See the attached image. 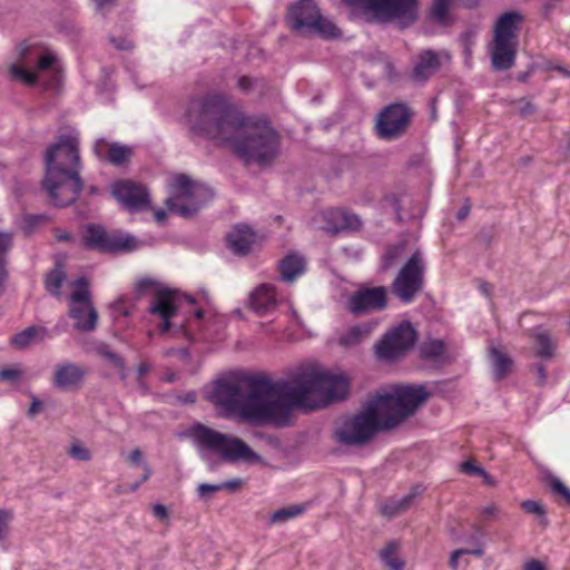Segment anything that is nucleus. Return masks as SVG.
Segmentation results:
<instances>
[{
  "label": "nucleus",
  "instance_id": "nucleus-11",
  "mask_svg": "<svg viewBox=\"0 0 570 570\" xmlns=\"http://www.w3.org/2000/svg\"><path fill=\"white\" fill-rule=\"evenodd\" d=\"M426 264L423 254L416 249L405 261L391 284V292L403 304L412 303L424 287Z\"/></svg>",
  "mask_w": 570,
  "mask_h": 570
},
{
  "label": "nucleus",
  "instance_id": "nucleus-22",
  "mask_svg": "<svg viewBox=\"0 0 570 570\" xmlns=\"http://www.w3.org/2000/svg\"><path fill=\"white\" fill-rule=\"evenodd\" d=\"M321 14L314 0H298L288 7L287 20L292 30L307 36L311 24Z\"/></svg>",
  "mask_w": 570,
  "mask_h": 570
},
{
  "label": "nucleus",
  "instance_id": "nucleus-16",
  "mask_svg": "<svg viewBox=\"0 0 570 570\" xmlns=\"http://www.w3.org/2000/svg\"><path fill=\"white\" fill-rule=\"evenodd\" d=\"M381 432L361 411L343 420L334 433L336 443L347 446H363Z\"/></svg>",
  "mask_w": 570,
  "mask_h": 570
},
{
  "label": "nucleus",
  "instance_id": "nucleus-7",
  "mask_svg": "<svg viewBox=\"0 0 570 570\" xmlns=\"http://www.w3.org/2000/svg\"><path fill=\"white\" fill-rule=\"evenodd\" d=\"M213 198L210 187L193 180L186 174H177L170 184V196L165 200V206L171 214L191 219Z\"/></svg>",
  "mask_w": 570,
  "mask_h": 570
},
{
  "label": "nucleus",
  "instance_id": "nucleus-45",
  "mask_svg": "<svg viewBox=\"0 0 570 570\" xmlns=\"http://www.w3.org/2000/svg\"><path fill=\"white\" fill-rule=\"evenodd\" d=\"M9 71L13 78L23 81L26 85L35 86L38 83V76L19 65H11Z\"/></svg>",
  "mask_w": 570,
  "mask_h": 570
},
{
  "label": "nucleus",
  "instance_id": "nucleus-40",
  "mask_svg": "<svg viewBox=\"0 0 570 570\" xmlns=\"http://www.w3.org/2000/svg\"><path fill=\"white\" fill-rule=\"evenodd\" d=\"M305 507L302 504H293L274 511L271 514V523H285L291 519L297 518L303 514Z\"/></svg>",
  "mask_w": 570,
  "mask_h": 570
},
{
  "label": "nucleus",
  "instance_id": "nucleus-43",
  "mask_svg": "<svg viewBox=\"0 0 570 570\" xmlns=\"http://www.w3.org/2000/svg\"><path fill=\"white\" fill-rule=\"evenodd\" d=\"M547 484L554 495L563 499L564 503L570 507V489L557 476L547 478Z\"/></svg>",
  "mask_w": 570,
  "mask_h": 570
},
{
  "label": "nucleus",
  "instance_id": "nucleus-29",
  "mask_svg": "<svg viewBox=\"0 0 570 570\" xmlns=\"http://www.w3.org/2000/svg\"><path fill=\"white\" fill-rule=\"evenodd\" d=\"M440 67L441 61L439 55L431 49L423 50L414 61L412 79L425 82L440 69Z\"/></svg>",
  "mask_w": 570,
  "mask_h": 570
},
{
  "label": "nucleus",
  "instance_id": "nucleus-46",
  "mask_svg": "<svg viewBox=\"0 0 570 570\" xmlns=\"http://www.w3.org/2000/svg\"><path fill=\"white\" fill-rule=\"evenodd\" d=\"M98 354L114 367H124L125 360L115 353L109 345L102 344L97 348Z\"/></svg>",
  "mask_w": 570,
  "mask_h": 570
},
{
  "label": "nucleus",
  "instance_id": "nucleus-21",
  "mask_svg": "<svg viewBox=\"0 0 570 570\" xmlns=\"http://www.w3.org/2000/svg\"><path fill=\"white\" fill-rule=\"evenodd\" d=\"M361 412L373 422L380 431H387L397 426L391 425L387 422L392 416V412H394L390 393L376 394L368 397L363 404Z\"/></svg>",
  "mask_w": 570,
  "mask_h": 570
},
{
  "label": "nucleus",
  "instance_id": "nucleus-42",
  "mask_svg": "<svg viewBox=\"0 0 570 570\" xmlns=\"http://www.w3.org/2000/svg\"><path fill=\"white\" fill-rule=\"evenodd\" d=\"M237 87L243 94H250L256 89L265 91L267 88V80L263 77L253 78L249 76H242L238 78Z\"/></svg>",
  "mask_w": 570,
  "mask_h": 570
},
{
  "label": "nucleus",
  "instance_id": "nucleus-64",
  "mask_svg": "<svg viewBox=\"0 0 570 570\" xmlns=\"http://www.w3.org/2000/svg\"><path fill=\"white\" fill-rule=\"evenodd\" d=\"M524 570H548L544 564L535 559L528 561L524 566Z\"/></svg>",
  "mask_w": 570,
  "mask_h": 570
},
{
  "label": "nucleus",
  "instance_id": "nucleus-35",
  "mask_svg": "<svg viewBox=\"0 0 570 570\" xmlns=\"http://www.w3.org/2000/svg\"><path fill=\"white\" fill-rule=\"evenodd\" d=\"M452 0H434L430 10V19L443 27L454 23V19L450 16Z\"/></svg>",
  "mask_w": 570,
  "mask_h": 570
},
{
  "label": "nucleus",
  "instance_id": "nucleus-30",
  "mask_svg": "<svg viewBox=\"0 0 570 570\" xmlns=\"http://www.w3.org/2000/svg\"><path fill=\"white\" fill-rule=\"evenodd\" d=\"M305 268L304 257L296 253H289L278 262L279 278L285 283L294 282L305 272Z\"/></svg>",
  "mask_w": 570,
  "mask_h": 570
},
{
  "label": "nucleus",
  "instance_id": "nucleus-39",
  "mask_svg": "<svg viewBox=\"0 0 570 570\" xmlns=\"http://www.w3.org/2000/svg\"><path fill=\"white\" fill-rule=\"evenodd\" d=\"M130 156V147L120 145L118 142H112L109 145L107 159L110 164L115 166H122L129 160Z\"/></svg>",
  "mask_w": 570,
  "mask_h": 570
},
{
  "label": "nucleus",
  "instance_id": "nucleus-33",
  "mask_svg": "<svg viewBox=\"0 0 570 570\" xmlns=\"http://www.w3.org/2000/svg\"><path fill=\"white\" fill-rule=\"evenodd\" d=\"M374 325L372 323H361L350 327L338 340V344L344 347L358 345L366 336L371 334Z\"/></svg>",
  "mask_w": 570,
  "mask_h": 570
},
{
  "label": "nucleus",
  "instance_id": "nucleus-17",
  "mask_svg": "<svg viewBox=\"0 0 570 570\" xmlns=\"http://www.w3.org/2000/svg\"><path fill=\"white\" fill-rule=\"evenodd\" d=\"M111 195L129 213L146 210L151 203L148 189L130 179L112 183Z\"/></svg>",
  "mask_w": 570,
  "mask_h": 570
},
{
  "label": "nucleus",
  "instance_id": "nucleus-18",
  "mask_svg": "<svg viewBox=\"0 0 570 570\" xmlns=\"http://www.w3.org/2000/svg\"><path fill=\"white\" fill-rule=\"evenodd\" d=\"M387 307V288L385 286H361L347 301V309L354 316L371 312H382Z\"/></svg>",
  "mask_w": 570,
  "mask_h": 570
},
{
  "label": "nucleus",
  "instance_id": "nucleus-4",
  "mask_svg": "<svg viewBox=\"0 0 570 570\" xmlns=\"http://www.w3.org/2000/svg\"><path fill=\"white\" fill-rule=\"evenodd\" d=\"M283 400L289 407V417L293 407L315 410L318 406L309 403L313 394L323 395L327 402L343 401L350 393V381L345 375L330 372H304L293 380V385L282 380Z\"/></svg>",
  "mask_w": 570,
  "mask_h": 570
},
{
  "label": "nucleus",
  "instance_id": "nucleus-14",
  "mask_svg": "<svg viewBox=\"0 0 570 570\" xmlns=\"http://www.w3.org/2000/svg\"><path fill=\"white\" fill-rule=\"evenodd\" d=\"M77 289L70 295L69 316L73 318L75 328L79 332H92L97 327L98 312L92 305L89 281L81 276L75 281Z\"/></svg>",
  "mask_w": 570,
  "mask_h": 570
},
{
  "label": "nucleus",
  "instance_id": "nucleus-27",
  "mask_svg": "<svg viewBox=\"0 0 570 570\" xmlns=\"http://www.w3.org/2000/svg\"><path fill=\"white\" fill-rule=\"evenodd\" d=\"M86 372L80 366L72 363H65L58 365L55 372L53 383L60 390H77L80 389Z\"/></svg>",
  "mask_w": 570,
  "mask_h": 570
},
{
  "label": "nucleus",
  "instance_id": "nucleus-38",
  "mask_svg": "<svg viewBox=\"0 0 570 570\" xmlns=\"http://www.w3.org/2000/svg\"><path fill=\"white\" fill-rule=\"evenodd\" d=\"M445 353V343L442 340L425 342L420 347V355L423 360L436 361Z\"/></svg>",
  "mask_w": 570,
  "mask_h": 570
},
{
  "label": "nucleus",
  "instance_id": "nucleus-3",
  "mask_svg": "<svg viewBox=\"0 0 570 570\" xmlns=\"http://www.w3.org/2000/svg\"><path fill=\"white\" fill-rule=\"evenodd\" d=\"M186 118L193 135L223 142L247 125V117L228 96L219 92L191 99Z\"/></svg>",
  "mask_w": 570,
  "mask_h": 570
},
{
  "label": "nucleus",
  "instance_id": "nucleus-10",
  "mask_svg": "<svg viewBox=\"0 0 570 570\" xmlns=\"http://www.w3.org/2000/svg\"><path fill=\"white\" fill-rule=\"evenodd\" d=\"M82 245L88 250L100 254H127L137 250L141 242L120 229L108 230L99 224H88L82 235Z\"/></svg>",
  "mask_w": 570,
  "mask_h": 570
},
{
  "label": "nucleus",
  "instance_id": "nucleus-15",
  "mask_svg": "<svg viewBox=\"0 0 570 570\" xmlns=\"http://www.w3.org/2000/svg\"><path fill=\"white\" fill-rule=\"evenodd\" d=\"M413 115V110L405 102H392L385 106L377 116L375 125L377 137L387 141L399 139L406 132Z\"/></svg>",
  "mask_w": 570,
  "mask_h": 570
},
{
  "label": "nucleus",
  "instance_id": "nucleus-56",
  "mask_svg": "<svg viewBox=\"0 0 570 570\" xmlns=\"http://www.w3.org/2000/svg\"><path fill=\"white\" fill-rule=\"evenodd\" d=\"M56 60H57V58L53 53L46 52L42 56H40L38 63H37V68L42 71L48 70L55 65Z\"/></svg>",
  "mask_w": 570,
  "mask_h": 570
},
{
  "label": "nucleus",
  "instance_id": "nucleus-12",
  "mask_svg": "<svg viewBox=\"0 0 570 570\" xmlns=\"http://www.w3.org/2000/svg\"><path fill=\"white\" fill-rule=\"evenodd\" d=\"M417 340V332L410 321H402L397 326L385 332L374 345L377 360L394 362L403 357Z\"/></svg>",
  "mask_w": 570,
  "mask_h": 570
},
{
  "label": "nucleus",
  "instance_id": "nucleus-61",
  "mask_svg": "<svg viewBox=\"0 0 570 570\" xmlns=\"http://www.w3.org/2000/svg\"><path fill=\"white\" fill-rule=\"evenodd\" d=\"M400 512H402V510L400 509L396 500L391 503L385 504L382 509V513L390 518L399 514Z\"/></svg>",
  "mask_w": 570,
  "mask_h": 570
},
{
  "label": "nucleus",
  "instance_id": "nucleus-31",
  "mask_svg": "<svg viewBox=\"0 0 570 570\" xmlns=\"http://www.w3.org/2000/svg\"><path fill=\"white\" fill-rule=\"evenodd\" d=\"M407 248L406 240H400L394 244L385 246L383 254L380 257V273H387L395 268L405 257Z\"/></svg>",
  "mask_w": 570,
  "mask_h": 570
},
{
  "label": "nucleus",
  "instance_id": "nucleus-50",
  "mask_svg": "<svg viewBox=\"0 0 570 570\" xmlns=\"http://www.w3.org/2000/svg\"><path fill=\"white\" fill-rule=\"evenodd\" d=\"M464 554H473V556H476V557H481V556H483V549L479 547V548H475V549H458V550H454L451 553V557H450V560H449L450 568L453 569V570L458 569V567H459V558L461 556H464Z\"/></svg>",
  "mask_w": 570,
  "mask_h": 570
},
{
  "label": "nucleus",
  "instance_id": "nucleus-34",
  "mask_svg": "<svg viewBox=\"0 0 570 570\" xmlns=\"http://www.w3.org/2000/svg\"><path fill=\"white\" fill-rule=\"evenodd\" d=\"M311 35H318L325 40L337 39L341 37V30L334 22L323 18L322 14H320L318 18L311 24L307 36Z\"/></svg>",
  "mask_w": 570,
  "mask_h": 570
},
{
  "label": "nucleus",
  "instance_id": "nucleus-8",
  "mask_svg": "<svg viewBox=\"0 0 570 570\" xmlns=\"http://www.w3.org/2000/svg\"><path fill=\"white\" fill-rule=\"evenodd\" d=\"M383 22L395 21L401 29L413 26L419 19V0H344Z\"/></svg>",
  "mask_w": 570,
  "mask_h": 570
},
{
  "label": "nucleus",
  "instance_id": "nucleus-47",
  "mask_svg": "<svg viewBox=\"0 0 570 570\" xmlns=\"http://www.w3.org/2000/svg\"><path fill=\"white\" fill-rule=\"evenodd\" d=\"M48 217L43 214H28L23 216L22 219V229L24 234L30 235L35 232V229L42 223H45Z\"/></svg>",
  "mask_w": 570,
  "mask_h": 570
},
{
  "label": "nucleus",
  "instance_id": "nucleus-23",
  "mask_svg": "<svg viewBox=\"0 0 570 570\" xmlns=\"http://www.w3.org/2000/svg\"><path fill=\"white\" fill-rule=\"evenodd\" d=\"M246 306L258 316L273 313L277 306L276 287L272 284H261L249 293Z\"/></svg>",
  "mask_w": 570,
  "mask_h": 570
},
{
  "label": "nucleus",
  "instance_id": "nucleus-1",
  "mask_svg": "<svg viewBox=\"0 0 570 570\" xmlns=\"http://www.w3.org/2000/svg\"><path fill=\"white\" fill-rule=\"evenodd\" d=\"M281 385L282 380L274 382L264 374L234 371L214 381L206 399L244 421L284 428L289 425V407Z\"/></svg>",
  "mask_w": 570,
  "mask_h": 570
},
{
  "label": "nucleus",
  "instance_id": "nucleus-44",
  "mask_svg": "<svg viewBox=\"0 0 570 570\" xmlns=\"http://www.w3.org/2000/svg\"><path fill=\"white\" fill-rule=\"evenodd\" d=\"M37 333H38V327L28 326L23 331L14 334L11 338V343L13 346H16L18 348H24L28 345H30L31 341L35 338Z\"/></svg>",
  "mask_w": 570,
  "mask_h": 570
},
{
  "label": "nucleus",
  "instance_id": "nucleus-25",
  "mask_svg": "<svg viewBox=\"0 0 570 570\" xmlns=\"http://www.w3.org/2000/svg\"><path fill=\"white\" fill-rule=\"evenodd\" d=\"M226 239L235 255L246 256L256 242V232L246 224H238L227 234Z\"/></svg>",
  "mask_w": 570,
  "mask_h": 570
},
{
  "label": "nucleus",
  "instance_id": "nucleus-26",
  "mask_svg": "<svg viewBox=\"0 0 570 570\" xmlns=\"http://www.w3.org/2000/svg\"><path fill=\"white\" fill-rule=\"evenodd\" d=\"M528 336L533 341L534 355L538 358L548 361L554 357L557 341L553 340L549 330L538 325L528 331Z\"/></svg>",
  "mask_w": 570,
  "mask_h": 570
},
{
  "label": "nucleus",
  "instance_id": "nucleus-6",
  "mask_svg": "<svg viewBox=\"0 0 570 570\" xmlns=\"http://www.w3.org/2000/svg\"><path fill=\"white\" fill-rule=\"evenodd\" d=\"M188 435L199 449L213 451L226 462H257L261 456L242 439L218 432L203 423H195Z\"/></svg>",
  "mask_w": 570,
  "mask_h": 570
},
{
  "label": "nucleus",
  "instance_id": "nucleus-36",
  "mask_svg": "<svg viewBox=\"0 0 570 570\" xmlns=\"http://www.w3.org/2000/svg\"><path fill=\"white\" fill-rule=\"evenodd\" d=\"M397 549H399L397 542L391 541L380 552L381 561L390 570H403L405 567L404 561L395 556V552Z\"/></svg>",
  "mask_w": 570,
  "mask_h": 570
},
{
  "label": "nucleus",
  "instance_id": "nucleus-48",
  "mask_svg": "<svg viewBox=\"0 0 570 570\" xmlns=\"http://www.w3.org/2000/svg\"><path fill=\"white\" fill-rule=\"evenodd\" d=\"M513 104L519 105L518 115L522 119H527L530 116H533L538 112V106L533 104L528 97H522L512 101Z\"/></svg>",
  "mask_w": 570,
  "mask_h": 570
},
{
  "label": "nucleus",
  "instance_id": "nucleus-2",
  "mask_svg": "<svg viewBox=\"0 0 570 570\" xmlns=\"http://www.w3.org/2000/svg\"><path fill=\"white\" fill-rule=\"evenodd\" d=\"M45 176L41 188L57 208L76 203L85 188L80 176L81 158L79 139L70 134L59 135L43 155Z\"/></svg>",
  "mask_w": 570,
  "mask_h": 570
},
{
  "label": "nucleus",
  "instance_id": "nucleus-5",
  "mask_svg": "<svg viewBox=\"0 0 570 570\" xmlns=\"http://www.w3.org/2000/svg\"><path fill=\"white\" fill-rule=\"evenodd\" d=\"M227 144L236 156L245 164L266 166L274 161L279 150L278 132L267 121L263 125L249 126L247 117L246 127L242 128Z\"/></svg>",
  "mask_w": 570,
  "mask_h": 570
},
{
  "label": "nucleus",
  "instance_id": "nucleus-9",
  "mask_svg": "<svg viewBox=\"0 0 570 570\" xmlns=\"http://www.w3.org/2000/svg\"><path fill=\"white\" fill-rule=\"evenodd\" d=\"M82 245L88 250L100 254H127L137 250L141 242L120 229L108 230L99 224H88L82 235Z\"/></svg>",
  "mask_w": 570,
  "mask_h": 570
},
{
  "label": "nucleus",
  "instance_id": "nucleus-55",
  "mask_svg": "<svg viewBox=\"0 0 570 570\" xmlns=\"http://www.w3.org/2000/svg\"><path fill=\"white\" fill-rule=\"evenodd\" d=\"M110 42L114 45V47L118 50H121V51H130L134 49V42L130 40V39H127V38H122V37H119V38H116V37H110L109 38Z\"/></svg>",
  "mask_w": 570,
  "mask_h": 570
},
{
  "label": "nucleus",
  "instance_id": "nucleus-52",
  "mask_svg": "<svg viewBox=\"0 0 570 570\" xmlns=\"http://www.w3.org/2000/svg\"><path fill=\"white\" fill-rule=\"evenodd\" d=\"M161 286H159V284L153 279V278H149V277H144V278H140L137 284H136V294L137 296H142L145 295L146 293H148L149 291L151 289H157V288H160Z\"/></svg>",
  "mask_w": 570,
  "mask_h": 570
},
{
  "label": "nucleus",
  "instance_id": "nucleus-63",
  "mask_svg": "<svg viewBox=\"0 0 570 570\" xmlns=\"http://www.w3.org/2000/svg\"><path fill=\"white\" fill-rule=\"evenodd\" d=\"M471 212V203L470 199H465L464 204L461 206V208L458 210L455 218L458 220H464Z\"/></svg>",
  "mask_w": 570,
  "mask_h": 570
},
{
  "label": "nucleus",
  "instance_id": "nucleus-24",
  "mask_svg": "<svg viewBox=\"0 0 570 570\" xmlns=\"http://www.w3.org/2000/svg\"><path fill=\"white\" fill-rule=\"evenodd\" d=\"M522 13L515 10L505 11L498 17L493 26V40L519 42Z\"/></svg>",
  "mask_w": 570,
  "mask_h": 570
},
{
  "label": "nucleus",
  "instance_id": "nucleus-62",
  "mask_svg": "<svg viewBox=\"0 0 570 570\" xmlns=\"http://www.w3.org/2000/svg\"><path fill=\"white\" fill-rule=\"evenodd\" d=\"M242 483H243V481L240 479H233V480L224 481L220 484L223 487V490H227L229 492H236L240 488Z\"/></svg>",
  "mask_w": 570,
  "mask_h": 570
},
{
  "label": "nucleus",
  "instance_id": "nucleus-59",
  "mask_svg": "<svg viewBox=\"0 0 570 570\" xmlns=\"http://www.w3.org/2000/svg\"><path fill=\"white\" fill-rule=\"evenodd\" d=\"M20 375H21V372L16 368L7 367V368H2L0 371V380L1 381H14V380L19 379Z\"/></svg>",
  "mask_w": 570,
  "mask_h": 570
},
{
  "label": "nucleus",
  "instance_id": "nucleus-53",
  "mask_svg": "<svg viewBox=\"0 0 570 570\" xmlns=\"http://www.w3.org/2000/svg\"><path fill=\"white\" fill-rule=\"evenodd\" d=\"M68 453L71 458H73L77 461L87 462L91 460L90 451L78 443H73L69 449Z\"/></svg>",
  "mask_w": 570,
  "mask_h": 570
},
{
  "label": "nucleus",
  "instance_id": "nucleus-54",
  "mask_svg": "<svg viewBox=\"0 0 570 570\" xmlns=\"http://www.w3.org/2000/svg\"><path fill=\"white\" fill-rule=\"evenodd\" d=\"M222 490H223V487L220 483H218V484L200 483L198 485L197 492L202 499L207 500L209 494L222 491Z\"/></svg>",
  "mask_w": 570,
  "mask_h": 570
},
{
  "label": "nucleus",
  "instance_id": "nucleus-13",
  "mask_svg": "<svg viewBox=\"0 0 570 570\" xmlns=\"http://www.w3.org/2000/svg\"><path fill=\"white\" fill-rule=\"evenodd\" d=\"M390 395L394 412L387 422L391 425H400L415 414L419 407L430 399L431 393L423 384H395Z\"/></svg>",
  "mask_w": 570,
  "mask_h": 570
},
{
  "label": "nucleus",
  "instance_id": "nucleus-58",
  "mask_svg": "<svg viewBox=\"0 0 570 570\" xmlns=\"http://www.w3.org/2000/svg\"><path fill=\"white\" fill-rule=\"evenodd\" d=\"M153 514L159 521L165 522L169 519V512L166 505L161 503H156L151 507Z\"/></svg>",
  "mask_w": 570,
  "mask_h": 570
},
{
  "label": "nucleus",
  "instance_id": "nucleus-49",
  "mask_svg": "<svg viewBox=\"0 0 570 570\" xmlns=\"http://www.w3.org/2000/svg\"><path fill=\"white\" fill-rule=\"evenodd\" d=\"M521 508L525 513L537 514L541 519V522L547 524L546 509L538 501L524 500L521 502Z\"/></svg>",
  "mask_w": 570,
  "mask_h": 570
},
{
  "label": "nucleus",
  "instance_id": "nucleus-20",
  "mask_svg": "<svg viewBox=\"0 0 570 570\" xmlns=\"http://www.w3.org/2000/svg\"><path fill=\"white\" fill-rule=\"evenodd\" d=\"M321 217L322 229L332 236L360 232L363 227L361 217L347 209L328 208L322 213Z\"/></svg>",
  "mask_w": 570,
  "mask_h": 570
},
{
  "label": "nucleus",
  "instance_id": "nucleus-60",
  "mask_svg": "<svg viewBox=\"0 0 570 570\" xmlns=\"http://www.w3.org/2000/svg\"><path fill=\"white\" fill-rule=\"evenodd\" d=\"M153 471L150 469V466L148 464H144V474L141 475V479L132 484L129 485V491L130 492H135L144 482H146L150 475H151Z\"/></svg>",
  "mask_w": 570,
  "mask_h": 570
},
{
  "label": "nucleus",
  "instance_id": "nucleus-37",
  "mask_svg": "<svg viewBox=\"0 0 570 570\" xmlns=\"http://www.w3.org/2000/svg\"><path fill=\"white\" fill-rule=\"evenodd\" d=\"M66 274L61 267H56L49 271L45 277V288L52 296L59 297L62 283Z\"/></svg>",
  "mask_w": 570,
  "mask_h": 570
},
{
  "label": "nucleus",
  "instance_id": "nucleus-19",
  "mask_svg": "<svg viewBox=\"0 0 570 570\" xmlns=\"http://www.w3.org/2000/svg\"><path fill=\"white\" fill-rule=\"evenodd\" d=\"M179 312L177 291L163 286L157 288L151 297L147 313L161 320L158 331L161 335L171 328V318Z\"/></svg>",
  "mask_w": 570,
  "mask_h": 570
},
{
  "label": "nucleus",
  "instance_id": "nucleus-57",
  "mask_svg": "<svg viewBox=\"0 0 570 570\" xmlns=\"http://www.w3.org/2000/svg\"><path fill=\"white\" fill-rule=\"evenodd\" d=\"M530 368L538 375L537 385L544 386L548 379L546 366L542 363H534Z\"/></svg>",
  "mask_w": 570,
  "mask_h": 570
},
{
  "label": "nucleus",
  "instance_id": "nucleus-28",
  "mask_svg": "<svg viewBox=\"0 0 570 570\" xmlns=\"http://www.w3.org/2000/svg\"><path fill=\"white\" fill-rule=\"evenodd\" d=\"M519 42L492 41L491 62L495 70H508L513 67Z\"/></svg>",
  "mask_w": 570,
  "mask_h": 570
},
{
  "label": "nucleus",
  "instance_id": "nucleus-51",
  "mask_svg": "<svg viewBox=\"0 0 570 570\" xmlns=\"http://www.w3.org/2000/svg\"><path fill=\"white\" fill-rule=\"evenodd\" d=\"M460 471L466 475H478L489 478V473L472 460H466L460 464Z\"/></svg>",
  "mask_w": 570,
  "mask_h": 570
},
{
  "label": "nucleus",
  "instance_id": "nucleus-41",
  "mask_svg": "<svg viewBox=\"0 0 570 570\" xmlns=\"http://www.w3.org/2000/svg\"><path fill=\"white\" fill-rule=\"evenodd\" d=\"M12 247V237L8 233L0 232V284H2L7 277V254Z\"/></svg>",
  "mask_w": 570,
  "mask_h": 570
},
{
  "label": "nucleus",
  "instance_id": "nucleus-32",
  "mask_svg": "<svg viewBox=\"0 0 570 570\" xmlns=\"http://www.w3.org/2000/svg\"><path fill=\"white\" fill-rule=\"evenodd\" d=\"M489 353L493 367V377L498 382L502 381L512 371L513 361L498 347H491Z\"/></svg>",
  "mask_w": 570,
  "mask_h": 570
}]
</instances>
